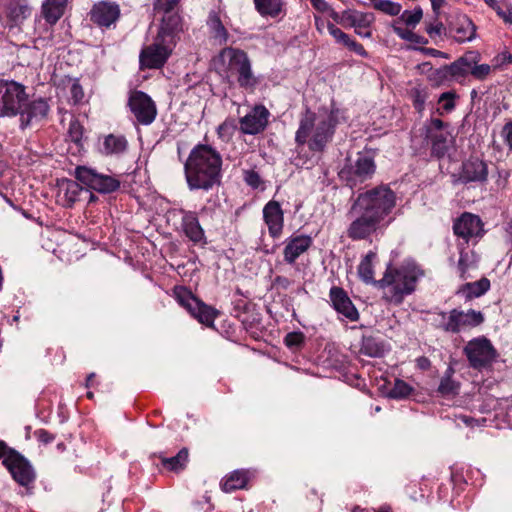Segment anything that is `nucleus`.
<instances>
[{
    "label": "nucleus",
    "mask_w": 512,
    "mask_h": 512,
    "mask_svg": "<svg viewBox=\"0 0 512 512\" xmlns=\"http://www.w3.org/2000/svg\"><path fill=\"white\" fill-rule=\"evenodd\" d=\"M222 156L208 144H198L184 164L185 178L190 190L208 191L220 183Z\"/></svg>",
    "instance_id": "f257e3e1"
},
{
    "label": "nucleus",
    "mask_w": 512,
    "mask_h": 512,
    "mask_svg": "<svg viewBox=\"0 0 512 512\" xmlns=\"http://www.w3.org/2000/svg\"><path fill=\"white\" fill-rule=\"evenodd\" d=\"M337 113L338 111L331 110L329 113L316 114L307 110L296 131V143L298 145L307 144L312 152H323L334 135Z\"/></svg>",
    "instance_id": "f03ea898"
},
{
    "label": "nucleus",
    "mask_w": 512,
    "mask_h": 512,
    "mask_svg": "<svg viewBox=\"0 0 512 512\" xmlns=\"http://www.w3.org/2000/svg\"><path fill=\"white\" fill-rule=\"evenodd\" d=\"M423 271L411 261L397 269L388 268L377 286L383 290V299L392 304H401L407 295L414 292Z\"/></svg>",
    "instance_id": "7ed1b4c3"
},
{
    "label": "nucleus",
    "mask_w": 512,
    "mask_h": 512,
    "mask_svg": "<svg viewBox=\"0 0 512 512\" xmlns=\"http://www.w3.org/2000/svg\"><path fill=\"white\" fill-rule=\"evenodd\" d=\"M215 65L227 75H235L239 86L247 91H254L259 79L252 71L251 61L243 50L226 47L215 59Z\"/></svg>",
    "instance_id": "20e7f679"
},
{
    "label": "nucleus",
    "mask_w": 512,
    "mask_h": 512,
    "mask_svg": "<svg viewBox=\"0 0 512 512\" xmlns=\"http://www.w3.org/2000/svg\"><path fill=\"white\" fill-rule=\"evenodd\" d=\"M396 200L394 191L381 185L359 194L352 205V211H365L382 223L395 208Z\"/></svg>",
    "instance_id": "39448f33"
},
{
    "label": "nucleus",
    "mask_w": 512,
    "mask_h": 512,
    "mask_svg": "<svg viewBox=\"0 0 512 512\" xmlns=\"http://www.w3.org/2000/svg\"><path fill=\"white\" fill-rule=\"evenodd\" d=\"M26 101L24 85L16 81L0 80V117L16 116Z\"/></svg>",
    "instance_id": "423d86ee"
},
{
    "label": "nucleus",
    "mask_w": 512,
    "mask_h": 512,
    "mask_svg": "<svg viewBox=\"0 0 512 512\" xmlns=\"http://www.w3.org/2000/svg\"><path fill=\"white\" fill-rule=\"evenodd\" d=\"M375 169L374 159L369 153H358L354 160H347L339 175L348 185L353 187L371 179Z\"/></svg>",
    "instance_id": "0eeeda50"
},
{
    "label": "nucleus",
    "mask_w": 512,
    "mask_h": 512,
    "mask_svg": "<svg viewBox=\"0 0 512 512\" xmlns=\"http://www.w3.org/2000/svg\"><path fill=\"white\" fill-rule=\"evenodd\" d=\"M440 317V327L450 333H459L477 327L484 322V315L473 309L466 312L453 309L449 313H440Z\"/></svg>",
    "instance_id": "6e6552de"
},
{
    "label": "nucleus",
    "mask_w": 512,
    "mask_h": 512,
    "mask_svg": "<svg viewBox=\"0 0 512 512\" xmlns=\"http://www.w3.org/2000/svg\"><path fill=\"white\" fill-rule=\"evenodd\" d=\"M469 364L474 369L489 367L497 357V351L491 341L484 336L470 340L464 347Z\"/></svg>",
    "instance_id": "1a4fd4ad"
},
{
    "label": "nucleus",
    "mask_w": 512,
    "mask_h": 512,
    "mask_svg": "<svg viewBox=\"0 0 512 512\" xmlns=\"http://www.w3.org/2000/svg\"><path fill=\"white\" fill-rule=\"evenodd\" d=\"M75 177L87 188L100 193H111L120 187V181L116 178L98 173L95 169L86 166H78L75 169Z\"/></svg>",
    "instance_id": "9d476101"
},
{
    "label": "nucleus",
    "mask_w": 512,
    "mask_h": 512,
    "mask_svg": "<svg viewBox=\"0 0 512 512\" xmlns=\"http://www.w3.org/2000/svg\"><path fill=\"white\" fill-rule=\"evenodd\" d=\"M128 106L139 124L150 125L157 116V107L146 93L135 90L130 92Z\"/></svg>",
    "instance_id": "9b49d317"
},
{
    "label": "nucleus",
    "mask_w": 512,
    "mask_h": 512,
    "mask_svg": "<svg viewBox=\"0 0 512 512\" xmlns=\"http://www.w3.org/2000/svg\"><path fill=\"white\" fill-rule=\"evenodd\" d=\"M176 297L179 304L200 323L209 327L213 326L214 320L218 314L215 309L207 306L183 288L176 292Z\"/></svg>",
    "instance_id": "f8f14e48"
},
{
    "label": "nucleus",
    "mask_w": 512,
    "mask_h": 512,
    "mask_svg": "<svg viewBox=\"0 0 512 512\" xmlns=\"http://www.w3.org/2000/svg\"><path fill=\"white\" fill-rule=\"evenodd\" d=\"M172 51V45L163 42L157 36L156 41L144 48L140 53V65L142 68L157 69L162 67L167 61Z\"/></svg>",
    "instance_id": "ddd939ff"
},
{
    "label": "nucleus",
    "mask_w": 512,
    "mask_h": 512,
    "mask_svg": "<svg viewBox=\"0 0 512 512\" xmlns=\"http://www.w3.org/2000/svg\"><path fill=\"white\" fill-rule=\"evenodd\" d=\"M350 213L355 216L347 229V235L352 240L367 239L382 224L365 211H352L351 209Z\"/></svg>",
    "instance_id": "4468645a"
},
{
    "label": "nucleus",
    "mask_w": 512,
    "mask_h": 512,
    "mask_svg": "<svg viewBox=\"0 0 512 512\" xmlns=\"http://www.w3.org/2000/svg\"><path fill=\"white\" fill-rule=\"evenodd\" d=\"M90 17L91 21L99 27L109 28L119 19L120 7L116 2L99 1L93 5Z\"/></svg>",
    "instance_id": "2eb2a0df"
},
{
    "label": "nucleus",
    "mask_w": 512,
    "mask_h": 512,
    "mask_svg": "<svg viewBox=\"0 0 512 512\" xmlns=\"http://www.w3.org/2000/svg\"><path fill=\"white\" fill-rule=\"evenodd\" d=\"M3 464L13 478L21 485H28L34 479V472L29 463L17 452H10Z\"/></svg>",
    "instance_id": "dca6fc26"
},
{
    "label": "nucleus",
    "mask_w": 512,
    "mask_h": 512,
    "mask_svg": "<svg viewBox=\"0 0 512 512\" xmlns=\"http://www.w3.org/2000/svg\"><path fill=\"white\" fill-rule=\"evenodd\" d=\"M269 116L270 113L265 106L256 105L249 113L240 118V129L244 134H258L266 128Z\"/></svg>",
    "instance_id": "f3484780"
},
{
    "label": "nucleus",
    "mask_w": 512,
    "mask_h": 512,
    "mask_svg": "<svg viewBox=\"0 0 512 512\" xmlns=\"http://www.w3.org/2000/svg\"><path fill=\"white\" fill-rule=\"evenodd\" d=\"M263 219L272 238H278L284 227V212L279 202L271 200L263 208Z\"/></svg>",
    "instance_id": "a211bd4d"
},
{
    "label": "nucleus",
    "mask_w": 512,
    "mask_h": 512,
    "mask_svg": "<svg viewBox=\"0 0 512 512\" xmlns=\"http://www.w3.org/2000/svg\"><path fill=\"white\" fill-rule=\"evenodd\" d=\"M330 299L334 309L345 316L350 321H356L359 314L346 292L339 287H332L330 290Z\"/></svg>",
    "instance_id": "6ab92c4d"
},
{
    "label": "nucleus",
    "mask_w": 512,
    "mask_h": 512,
    "mask_svg": "<svg viewBox=\"0 0 512 512\" xmlns=\"http://www.w3.org/2000/svg\"><path fill=\"white\" fill-rule=\"evenodd\" d=\"M24 107L19 113L22 127H26L34 122H40L47 117L49 112L48 102L42 98L30 102L24 105Z\"/></svg>",
    "instance_id": "aec40b11"
},
{
    "label": "nucleus",
    "mask_w": 512,
    "mask_h": 512,
    "mask_svg": "<svg viewBox=\"0 0 512 512\" xmlns=\"http://www.w3.org/2000/svg\"><path fill=\"white\" fill-rule=\"evenodd\" d=\"M312 242V238L308 235H297L288 238L283 251L284 260L288 264H294L297 258L310 248Z\"/></svg>",
    "instance_id": "412c9836"
},
{
    "label": "nucleus",
    "mask_w": 512,
    "mask_h": 512,
    "mask_svg": "<svg viewBox=\"0 0 512 512\" xmlns=\"http://www.w3.org/2000/svg\"><path fill=\"white\" fill-rule=\"evenodd\" d=\"M454 233L464 239L480 235L482 231L481 219L473 214L464 213L453 226Z\"/></svg>",
    "instance_id": "4be33fe9"
},
{
    "label": "nucleus",
    "mask_w": 512,
    "mask_h": 512,
    "mask_svg": "<svg viewBox=\"0 0 512 512\" xmlns=\"http://www.w3.org/2000/svg\"><path fill=\"white\" fill-rule=\"evenodd\" d=\"M451 32L457 42L464 43L475 38L476 26L468 16L460 14L451 22Z\"/></svg>",
    "instance_id": "5701e85b"
},
{
    "label": "nucleus",
    "mask_w": 512,
    "mask_h": 512,
    "mask_svg": "<svg viewBox=\"0 0 512 512\" xmlns=\"http://www.w3.org/2000/svg\"><path fill=\"white\" fill-rule=\"evenodd\" d=\"M182 228L185 235L194 243L204 241V230L202 229L195 212L181 210Z\"/></svg>",
    "instance_id": "b1692460"
},
{
    "label": "nucleus",
    "mask_w": 512,
    "mask_h": 512,
    "mask_svg": "<svg viewBox=\"0 0 512 512\" xmlns=\"http://www.w3.org/2000/svg\"><path fill=\"white\" fill-rule=\"evenodd\" d=\"M461 178L466 182L484 181L487 178V166L478 159L471 158L463 164Z\"/></svg>",
    "instance_id": "393cba45"
},
{
    "label": "nucleus",
    "mask_w": 512,
    "mask_h": 512,
    "mask_svg": "<svg viewBox=\"0 0 512 512\" xmlns=\"http://www.w3.org/2000/svg\"><path fill=\"white\" fill-rule=\"evenodd\" d=\"M83 189L73 180H63L59 184L58 198L63 206L70 207L78 199Z\"/></svg>",
    "instance_id": "a878e982"
},
{
    "label": "nucleus",
    "mask_w": 512,
    "mask_h": 512,
    "mask_svg": "<svg viewBox=\"0 0 512 512\" xmlns=\"http://www.w3.org/2000/svg\"><path fill=\"white\" fill-rule=\"evenodd\" d=\"M207 27L215 44L224 45L228 41V31L223 25L218 13L212 11L207 18Z\"/></svg>",
    "instance_id": "bb28decb"
},
{
    "label": "nucleus",
    "mask_w": 512,
    "mask_h": 512,
    "mask_svg": "<svg viewBox=\"0 0 512 512\" xmlns=\"http://www.w3.org/2000/svg\"><path fill=\"white\" fill-rule=\"evenodd\" d=\"M182 29L181 18L177 14H169L162 19L158 37L172 45L174 34Z\"/></svg>",
    "instance_id": "cd10ccee"
},
{
    "label": "nucleus",
    "mask_w": 512,
    "mask_h": 512,
    "mask_svg": "<svg viewBox=\"0 0 512 512\" xmlns=\"http://www.w3.org/2000/svg\"><path fill=\"white\" fill-rule=\"evenodd\" d=\"M373 20L374 17L370 13H364L354 9L344 10V27L365 29L371 25Z\"/></svg>",
    "instance_id": "c85d7f7f"
},
{
    "label": "nucleus",
    "mask_w": 512,
    "mask_h": 512,
    "mask_svg": "<svg viewBox=\"0 0 512 512\" xmlns=\"http://www.w3.org/2000/svg\"><path fill=\"white\" fill-rule=\"evenodd\" d=\"M490 289V281L487 278H481L475 282H469L462 285L457 294L464 297L466 300L478 298L484 295Z\"/></svg>",
    "instance_id": "c756f323"
},
{
    "label": "nucleus",
    "mask_w": 512,
    "mask_h": 512,
    "mask_svg": "<svg viewBox=\"0 0 512 512\" xmlns=\"http://www.w3.org/2000/svg\"><path fill=\"white\" fill-rule=\"evenodd\" d=\"M68 0H46L43 4V15L50 24L56 23L64 13Z\"/></svg>",
    "instance_id": "7c9ffc66"
},
{
    "label": "nucleus",
    "mask_w": 512,
    "mask_h": 512,
    "mask_svg": "<svg viewBox=\"0 0 512 512\" xmlns=\"http://www.w3.org/2000/svg\"><path fill=\"white\" fill-rule=\"evenodd\" d=\"M256 11L263 17L275 18L282 13V0H253Z\"/></svg>",
    "instance_id": "2f4dec72"
},
{
    "label": "nucleus",
    "mask_w": 512,
    "mask_h": 512,
    "mask_svg": "<svg viewBox=\"0 0 512 512\" xmlns=\"http://www.w3.org/2000/svg\"><path fill=\"white\" fill-rule=\"evenodd\" d=\"M248 480L247 471L245 470H236L228 475L222 481V489L225 492H232L237 489H242L246 486Z\"/></svg>",
    "instance_id": "473e14b6"
},
{
    "label": "nucleus",
    "mask_w": 512,
    "mask_h": 512,
    "mask_svg": "<svg viewBox=\"0 0 512 512\" xmlns=\"http://www.w3.org/2000/svg\"><path fill=\"white\" fill-rule=\"evenodd\" d=\"M30 15V8L24 0L11 2L7 7V17L13 24L21 23Z\"/></svg>",
    "instance_id": "72a5a7b5"
},
{
    "label": "nucleus",
    "mask_w": 512,
    "mask_h": 512,
    "mask_svg": "<svg viewBox=\"0 0 512 512\" xmlns=\"http://www.w3.org/2000/svg\"><path fill=\"white\" fill-rule=\"evenodd\" d=\"M376 258V253L373 251L368 252L361 260L358 266V275L361 280L367 284L374 283L377 285L378 281L374 280L373 261Z\"/></svg>",
    "instance_id": "f704fd0d"
},
{
    "label": "nucleus",
    "mask_w": 512,
    "mask_h": 512,
    "mask_svg": "<svg viewBox=\"0 0 512 512\" xmlns=\"http://www.w3.org/2000/svg\"><path fill=\"white\" fill-rule=\"evenodd\" d=\"M127 141L123 136L110 134L104 138L101 152L105 155L119 154L126 150Z\"/></svg>",
    "instance_id": "c9c22d12"
},
{
    "label": "nucleus",
    "mask_w": 512,
    "mask_h": 512,
    "mask_svg": "<svg viewBox=\"0 0 512 512\" xmlns=\"http://www.w3.org/2000/svg\"><path fill=\"white\" fill-rule=\"evenodd\" d=\"M475 58H478L476 53H467L465 56L451 64L450 74L453 77H463L467 74H470L471 64H473Z\"/></svg>",
    "instance_id": "e433bc0d"
},
{
    "label": "nucleus",
    "mask_w": 512,
    "mask_h": 512,
    "mask_svg": "<svg viewBox=\"0 0 512 512\" xmlns=\"http://www.w3.org/2000/svg\"><path fill=\"white\" fill-rule=\"evenodd\" d=\"M188 461V450L186 448L181 449L177 455L166 458H161V464L164 468L170 471L178 472L182 470Z\"/></svg>",
    "instance_id": "4c0bfd02"
},
{
    "label": "nucleus",
    "mask_w": 512,
    "mask_h": 512,
    "mask_svg": "<svg viewBox=\"0 0 512 512\" xmlns=\"http://www.w3.org/2000/svg\"><path fill=\"white\" fill-rule=\"evenodd\" d=\"M384 345L372 336L362 338L360 351L369 357H380L384 353Z\"/></svg>",
    "instance_id": "58836bf2"
},
{
    "label": "nucleus",
    "mask_w": 512,
    "mask_h": 512,
    "mask_svg": "<svg viewBox=\"0 0 512 512\" xmlns=\"http://www.w3.org/2000/svg\"><path fill=\"white\" fill-rule=\"evenodd\" d=\"M476 269V263L467 252H462L458 261V271L462 279L471 277L470 271Z\"/></svg>",
    "instance_id": "ea45409f"
},
{
    "label": "nucleus",
    "mask_w": 512,
    "mask_h": 512,
    "mask_svg": "<svg viewBox=\"0 0 512 512\" xmlns=\"http://www.w3.org/2000/svg\"><path fill=\"white\" fill-rule=\"evenodd\" d=\"M452 370L449 369L446 375L441 379L438 391L442 395H455L458 393L459 384L452 378Z\"/></svg>",
    "instance_id": "a19ab883"
},
{
    "label": "nucleus",
    "mask_w": 512,
    "mask_h": 512,
    "mask_svg": "<svg viewBox=\"0 0 512 512\" xmlns=\"http://www.w3.org/2000/svg\"><path fill=\"white\" fill-rule=\"evenodd\" d=\"M392 28L393 31L403 40L422 45L428 43V40L425 37L420 36L409 29L402 28L397 25H393Z\"/></svg>",
    "instance_id": "79ce46f5"
},
{
    "label": "nucleus",
    "mask_w": 512,
    "mask_h": 512,
    "mask_svg": "<svg viewBox=\"0 0 512 512\" xmlns=\"http://www.w3.org/2000/svg\"><path fill=\"white\" fill-rule=\"evenodd\" d=\"M423 11L420 7L415 8L414 10H405L401 16L400 20L403 21L407 26L415 27L422 19Z\"/></svg>",
    "instance_id": "37998d69"
},
{
    "label": "nucleus",
    "mask_w": 512,
    "mask_h": 512,
    "mask_svg": "<svg viewBox=\"0 0 512 512\" xmlns=\"http://www.w3.org/2000/svg\"><path fill=\"white\" fill-rule=\"evenodd\" d=\"M374 7L388 15L396 16L401 12V5L390 0H379L374 2Z\"/></svg>",
    "instance_id": "c03bdc74"
},
{
    "label": "nucleus",
    "mask_w": 512,
    "mask_h": 512,
    "mask_svg": "<svg viewBox=\"0 0 512 512\" xmlns=\"http://www.w3.org/2000/svg\"><path fill=\"white\" fill-rule=\"evenodd\" d=\"M412 391V388L403 380L397 379L393 388L389 391L388 395L391 398H404L407 397Z\"/></svg>",
    "instance_id": "a18cd8bd"
},
{
    "label": "nucleus",
    "mask_w": 512,
    "mask_h": 512,
    "mask_svg": "<svg viewBox=\"0 0 512 512\" xmlns=\"http://www.w3.org/2000/svg\"><path fill=\"white\" fill-rule=\"evenodd\" d=\"M455 97L456 94L454 92H444L439 97V104L441 105L440 109L442 113H449L455 108Z\"/></svg>",
    "instance_id": "49530a36"
},
{
    "label": "nucleus",
    "mask_w": 512,
    "mask_h": 512,
    "mask_svg": "<svg viewBox=\"0 0 512 512\" xmlns=\"http://www.w3.org/2000/svg\"><path fill=\"white\" fill-rule=\"evenodd\" d=\"M491 72V67L488 64H477V58H475L473 64H471L470 74L477 80H484Z\"/></svg>",
    "instance_id": "de8ad7c7"
},
{
    "label": "nucleus",
    "mask_w": 512,
    "mask_h": 512,
    "mask_svg": "<svg viewBox=\"0 0 512 512\" xmlns=\"http://www.w3.org/2000/svg\"><path fill=\"white\" fill-rule=\"evenodd\" d=\"M327 29L330 35L335 39V41L339 44H342L346 47L347 43L350 40V36L343 32L340 28L336 27L333 23H327Z\"/></svg>",
    "instance_id": "09e8293b"
},
{
    "label": "nucleus",
    "mask_w": 512,
    "mask_h": 512,
    "mask_svg": "<svg viewBox=\"0 0 512 512\" xmlns=\"http://www.w3.org/2000/svg\"><path fill=\"white\" fill-rule=\"evenodd\" d=\"M414 107L418 112H422L425 108L427 93L420 88H413L411 91Z\"/></svg>",
    "instance_id": "8fccbe9b"
},
{
    "label": "nucleus",
    "mask_w": 512,
    "mask_h": 512,
    "mask_svg": "<svg viewBox=\"0 0 512 512\" xmlns=\"http://www.w3.org/2000/svg\"><path fill=\"white\" fill-rule=\"evenodd\" d=\"M429 137L433 143V149L437 152V154H444L447 150V137L444 134H429Z\"/></svg>",
    "instance_id": "3c124183"
},
{
    "label": "nucleus",
    "mask_w": 512,
    "mask_h": 512,
    "mask_svg": "<svg viewBox=\"0 0 512 512\" xmlns=\"http://www.w3.org/2000/svg\"><path fill=\"white\" fill-rule=\"evenodd\" d=\"M234 128L235 127L232 122L225 121L218 126L217 134H218L219 138H221L224 141H227L231 138Z\"/></svg>",
    "instance_id": "603ef678"
},
{
    "label": "nucleus",
    "mask_w": 512,
    "mask_h": 512,
    "mask_svg": "<svg viewBox=\"0 0 512 512\" xmlns=\"http://www.w3.org/2000/svg\"><path fill=\"white\" fill-rule=\"evenodd\" d=\"M304 341V335L301 332H291L285 337V344L290 347H299Z\"/></svg>",
    "instance_id": "864d4df0"
},
{
    "label": "nucleus",
    "mask_w": 512,
    "mask_h": 512,
    "mask_svg": "<svg viewBox=\"0 0 512 512\" xmlns=\"http://www.w3.org/2000/svg\"><path fill=\"white\" fill-rule=\"evenodd\" d=\"M178 2L179 0H156L154 9L159 12L169 13Z\"/></svg>",
    "instance_id": "5fc2aeb1"
},
{
    "label": "nucleus",
    "mask_w": 512,
    "mask_h": 512,
    "mask_svg": "<svg viewBox=\"0 0 512 512\" xmlns=\"http://www.w3.org/2000/svg\"><path fill=\"white\" fill-rule=\"evenodd\" d=\"M68 132L72 141L79 142L83 135V127L78 121H71Z\"/></svg>",
    "instance_id": "6e6d98bb"
},
{
    "label": "nucleus",
    "mask_w": 512,
    "mask_h": 512,
    "mask_svg": "<svg viewBox=\"0 0 512 512\" xmlns=\"http://www.w3.org/2000/svg\"><path fill=\"white\" fill-rule=\"evenodd\" d=\"M70 96H71V100L73 101V104H77L83 99L84 92H83L81 85L78 83V81H73L71 83Z\"/></svg>",
    "instance_id": "4d7b16f0"
},
{
    "label": "nucleus",
    "mask_w": 512,
    "mask_h": 512,
    "mask_svg": "<svg viewBox=\"0 0 512 512\" xmlns=\"http://www.w3.org/2000/svg\"><path fill=\"white\" fill-rule=\"evenodd\" d=\"M245 181L249 186L253 188H258L261 184V178L259 174L251 170L245 172Z\"/></svg>",
    "instance_id": "13d9d810"
},
{
    "label": "nucleus",
    "mask_w": 512,
    "mask_h": 512,
    "mask_svg": "<svg viewBox=\"0 0 512 512\" xmlns=\"http://www.w3.org/2000/svg\"><path fill=\"white\" fill-rule=\"evenodd\" d=\"M346 47L355 52L357 55H360L362 57H367L368 53L363 47L362 44L358 43L357 41L350 38L349 42L347 43Z\"/></svg>",
    "instance_id": "bf43d9fd"
},
{
    "label": "nucleus",
    "mask_w": 512,
    "mask_h": 512,
    "mask_svg": "<svg viewBox=\"0 0 512 512\" xmlns=\"http://www.w3.org/2000/svg\"><path fill=\"white\" fill-rule=\"evenodd\" d=\"M497 15L508 25L512 26V6L510 5H504L503 8H501Z\"/></svg>",
    "instance_id": "052dcab7"
},
{
    "label": "nucleus",
    "mask_w": 512,
    "mask_h": 512,
    "mask_svg": "<svg viewBox=\"0 0 512 512\" xmlns=\"http://www.w3.org/2000/svg\"><path fill=\"white\" fill-rule=\"evenodd\" d=\"M501 135L509 148L512 149V122H508L504 125Z\"/></svg>",
    "instance_id": "680f3d73"
},
{
    "label": "nucleus",
    "mask_w": 512,
    "mask_h": 512,
    "mask_svg": "<svg viewBox=\"0 0 512 512\" xmlns=\"http://www.w3.org/2000/svg\"><path fill=\"white\" fill-rule=\"evenodd\" d=\"M37 439L45 444L54 440V436L44 429H39L35 432Z\"/></svg>",
    "instance_id": "e2e57ef3"
},
{
    "label": "nucleus",
    "mask_w": 512,
    "mask_h": 512,
    "mask_svg": "<svg viewBox=\"0 0 512 512\" xmlns=\"http://www.w3.org/2000/svg\"><path fill=\"white\" fill-rule=\"evenodd\" d=\"M310 2L319 12L325 13L330 10V5L325 0H310Z\"/></svg>",
    "instance_id": "0e129e2a"
},
{
    "label": "nucleus",
    "mask_w": 512,
    "mask_h": 512,
    "mask_svg": "<svg viewBox=\"0 0 512 512\" xmlns=\"http://www.w3.org/2000/svg\"><path fill=\"white\" fill-rule=\"evenodd\" d=\"M325 13H328L329 16L337 23L343 26L344 24V11L342 12H336L331 6L330 10L326 11Z\"/></svg>",
    "instance_id": "69168bd1"
},
{
    "label": "nucleus",
    "mask_w": 512,
    "mask_h": 512,
    "mask_svg": "<svg viewBox=\"0 0 512 512\" xmlns=\"http://www.w3.org/2000/svg\"><path fill=\"white\" fill-rule=\"evenodd\" d=\"M484 2L496 13L506 4V0H484Z\"/></svg>",
    "instance_id": "338daca9"
},
{
    "label": "nucleus",
    "mask_w": 512,
    "mask_h": 512,
    "mask_svg": "<svg viewBox=\"0 0 512 512\" xmlns=\"http://www.w3.org/2000/svg\"><path fill=\"white\" fill-rule=\"evenodd\" d=\"M445 126L444 122L440 119H432L429 127V134H433V131H441Z\"/></svg>",
    "instance_id": "774afa93"
}]
</instances>
